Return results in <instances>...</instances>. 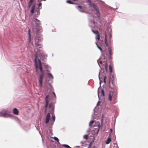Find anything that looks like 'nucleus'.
<instances>
[{
    "instance_id": "27",
    "label": "nucleus",
    "mask_w": 148,
    "mask_h": 148,
    "mask_svg": "<svg viewBox=\"0 0 148 148\" xmlns=\"http://www.w3.org/2000/svg\"><path fill=\"white\" fill-rule=\"evenodd\" d=\"M96 44H97V47L99 48V49L102 52V49L100 47H99V46L97 44V43H96Z\"/></svg>"
},
{
    "instance_id": "17",
    "label": "nucleus",
    "mask_w": 148,
    "mask_h": 148,
    "mask_svg": "<svg viewBox=\"0 0 148 148\" xmlns=\"http://www.w3.org/2000/svg\"><path fill=\"white\" fill-rule=\"evenodd\" d=\"M52 119L53 120V121L54 122L55 121V116L54 114L53 113L52 114Z\"/></svg>"
},
{
    "instance_id": "3",
    "label": "nucleus",
    "mask_w": 148,
    "mask_h": 148,
    "mask_svg": "<svg viewBox=\"0 0 148 148\" xmlns=\"http://www.w3.org/2000/svg\"><path fill=\"white\" fill-rule=\"evenodd\" d=\"M91 6L97 12V16L98 17H99L100 16V12L99 11V9L97 5L94 3H93L92 5H91Z\"/></svg>"
},
{
    "instance_id": "10",
    "label": "nucleus",
    "mask_w": 148,
    "mask_h": 148,
    "mask_svg": "<svg viewBox=\"0 0 148 148\" xmlns=\"http://www.w3.org/2000/svg\"><path fill=\"white\" fill-rule=\"evenodd\" d=\"M50 117V114L49 113H48L47 114L46 117L45 123H48L49 121Z\"/></svg>"
},
{
    "instance_id": "5",
    "label": "nucleus",
    "mask_w": 148,
    "mask_h": 148,
    "mask_svg": "<svg viewBox=\"0 0 148 148\" xmlns=\"http://www.w3.org/2000/svg\"><path fill=\"white\" fill-rule=\"evenodd\" d=\"M38 64L39 69L40 71V74H42L43 75H44V74L43 73V70L42 69V64L41 62V61L40 60H38Z\"/></svg>"
},
{
    "instance_id": "39",
    "label": "nucleus",
    "mask_w": 148,
    "mask_h": 148,
    "mask_svg": "<svg viewBox=\"0 0 148 148\" xmlns=\"http://www.w3.org/2000/svg\"><path fill=\"white\" fill-rule=\"evenodd\" d=\"M92 148H96V147L95 146H94Z\"/></svg>"
},
{
    "instance_id": "2",
    "label": "nucleus",
    "mask_w": 148,
    "mask_h": 148,
    "mask_svg": "<svg viewBox=\"0 0 148 148\" xmlns=\"http://www.w3.org/2000/svg\"><path fill=\"white\" fill-rule=\"evenodd\" d=\"M111 78L110 77L109 78L108 86L110 88L114 89L115 88L116 86L114 82V77L113 76H112L111 80Z\"/></svg>"
},
{
    "instance_id": "29",
    "label": "nucleus",
    "mask_w": 148,
    "mask_h": 148,
    "mask_svg": "<svg viewBox=\"0 0 148 148\" xmlns=\"http://www.w3.org/2000/svg\"><path fill=\"white\" fill-rule=\"evenodd\" d=\"M106 65L105 66V68L106 71H107V64L106 62L105 63Z\"/></svg>"
},
{
    "instance_id": "23",
    "label": "nucleus",
    "mask_w": 148,
    "mask_h": 148,
    "mask_svg": "<svg viewBox=\"0 0 148 148\" xmlns=\"http://www.w3.org/2000/svg\"><path fill=\"white\" fill-rule=\"evenodd\" d=\"M34 0H30L28 6L29 7L32 4V3L33 1Z\"/></svg>"
},
{
    "instance_id": "8",
    "label": "nucleus",
    "mask_w": 148,
    "mask_h": 148,
    "mask_svg": "<svg viewBox=\"0 0 148 148\" xmlns=\"http://www.w3.org/2000/svg\"><path fill=\"white\" fill-rule=\"evenodd\" d=\"M34 21L36 23V27H37L40 24V21L36 18L34 19Z\"/></svg>"
},
{
    "instance_id": "1",
    "label": "nucleus",
    "mask_w": 148,
    "mask_h": 148,
    "mask_svg": "<svg viewBox=\"0 0 148 148\" xmlns=\"http://www.w3.org/2000/svg\"><path fill=\"white\" fill-rule=\"evenodd\" d=\"M117 97V94L116 92L110 91L108 95V99L109 100L111 101L112 100L115 101Z\"/></svg>"
},
{
    "instance_id": "40",
    "label": "nucleus",
    "mask_w": 148,
    "mask_h": 148,
    "mask_svg": "<svg viewBox=\"0 0 148 148\" xmlns=\"http://www.w3.org/2000/svg\"><path fill=\"white\" fill-rule=\"evenodd\" d=\"M99 91H98V95H99Z\"/></svg>"
},
{
    "instance_id": "41",
    "label": "nucleus",
    "mask_w": 148,
    "mask_h": 148,
    "mask_svg": "<svg viewBox=\"0 0 148 148\" xmlns=\"http://www.w3.org/2000/svg\"><path fill=\"white\" fill-rule=\"evenodd\" d=\"M110 130H111V132H112V129H110Z\"/></svg>"
},
{
    "instance_id": "30",
    "label": "nucleus",
    "mask_w": 148,
    "mask_h": 148,
    "mask_svg": "<svg viewBox=\"0 0 148 148\" xmlns=\"http://www.w3.org/2000/svg\"><path fill=\"white\" fill-rule=\"evenodd\" d=\"M54 139L55 140L58 141V142L59 141V139H58L56 137H54Z\"/></svg>"
},
{
    "instance_id": "20",
    "label": "nucleus",
    "mask_w": 148,
    "mask_h": 148,
    "mask_svg": "<svg viewBox=\"0 0 148 148\" xmlns=\"http://www.w3.org/2000/svg\"><path fill=\"white\" fill-rule=\"evenodd\" d=\"M62 146H63L64 147L66 148H71L68 145H62Z\"/></svg>"
},
{
    "instance_id": "9",
    "label": "nucleus",
    "mask_w": 148,
    "mask_h": 148,
    "mask_svg": "<svg viewBox=\"0 0 148 148\" xmlns=\"http://www.w3.org/2000/svg\"><path fill=\"white\" fill-rule=\"evenodd\" d=\"M37 59H38V56L36 54L35 56V58L34 59L35 63L36 65V70L37 71V68L38 67V66L37 63Z\"/></svg>"
},
{
    "instance_id": "16",
    "label": "nucleus",
    "mask_w": 148,
    "mask_h": 148,
    "mask_svg": "<svg viewBox=\"0 0 148 148\" xmlns=\"http://www.w3.org/2000/svg\"><path fill=\"white\" fill-rule=\"evenodd\" d=\"M34 8H35L34 6H33L32 8V9L31 10V13L33 14L34 13Z\"/></svg>"
},
{
    "instance_id": "15",
    "label": "nucleus",
    "mask_w": 148,
    "mask_h": 148,
    "mask_svg": "<svg viewBox=\"0 0 148 148\" xmlns=\"http://www.w3.org/2000/svg\"><path fill=\"white\" fill-rule=\"evenodd\" d=\"M107 36L106 34H105V43L107 47H108L109 46V44L108 42L107 39Z\"/></svg>"
},
{
    "instance_id": "11",
    "label": "nucleus",
    "mask_w": 148,
    "mask_h": 148,
    "mask_svg": "<svg viewBox=\"0 0 148 148\" xmlns=\"http://www.w3.org/2000/svg\"><path fill=\"white\" fill-rule=\"evenodd\" d=\"M48 97L49 96L48 95H47L45 98V101H46V105L45 106V111H46V109L48 105Z\"/></svg>"
},
{
    "instance_id": "6",
    "label": "nucleus",
    "mask_w": 148,
    "mask_h": 148,
    "mask_svg": "<svg viewBox=\"0 0 148 148\" xmlns=\"http://www.w3.org/2000/svg\"><path fill=\"white\" fill-rule=\"evenodd\" d=\"M54 104L51 103L50 104L49 106V111L50 112L53 111L54 110Z\"/></svg>"
},
{
    "instance_id": "38",
    "label": "nucleus",
    "mask_w": 148,
    "mask_h": 148,
    "mask_svg": "<svg viewBox=\"0 0 148 148\" xmlns=\"http://www.w3.org/2000/svg\"><path fill=\"white\" fill-rule=\"evenodd\" d=\"M42 5V3H40L39 4V6H41Z\"/></svg>"
},
{
    "instance_id": "36",
    "label": "nucleus",
    "mask_w": 148,
    "mask_h": 148,
    "mask_svg": "<svg viewBox=\"0 0 148 148\" xmlns=\"http://www.w3.org/2000/svg\"><path fill=\"white\" fill-rule=\"evenodd\" d=\"M98 63H100V64H102V62L101 61H98Z\"/></svg>"
},
{
    "instance_id": "25",
    "label": "nucleus",
    "mask_w": 148,
    "mask_h": 148,
    "mask_svg": "<svg viewBox=\"0 0 148 148\" xmlns=\"http://www.w3.org/2000/svg\"><path fill=\"white\" fill-rule=\"evenodd\" d=\"M66 2L67 3H69V4H74V3L71 1L70 0H67L66 1Z\"/></svg>"
},
{
    "instance_id": "26",
    "label": "nucleus",
    "mask_w": 148,
    "mask_h": 148,
    "mask_svg": "<svg viewBox=\"0 0 148 148\" xmlns=\"http://www.w3.org/2000/svg\"><path fill=\"white\" fill-rule=\"evenodd\" d=\"M95 122L94 121H91L89 124V125L90 126H91L94 123V122Z\"/></svg>"
},
{
    "instance_id": "13",
    "label": "nucleus",
    "mask_w": 148,
    "mask_h": 148,
    "mask_svg": "<svg viewBox=\"0 0 148 148\" xmlns=\"http://www.w3.org/2000/svg\"><path fill=\"white\" fill-rule=\"evenodd\" d=\"M13 113L14 114L17 115L18 114V111L16 108H14L13 110Z\"/></svg>"
},
{
    "instance_id": "21",
    "label": "nucleus",
    "mask_w": 148,
    "mask_h": 148,
    "mask_svg": "<svg viewBox=\"0 0 148 148\" xmlns=\"http://www.w3.org/2000/svg\"><path fill=\"white\" fill-rule=\"evenodd\" d=\"M110 72V73H112V68L110 65H109Z\"/></svg>"
},
{
    "instance_id": "28",
    "label": "nucleus",
    "mask_w": 148,
    "mask_h": 148,
    "mask_svg": "<svg viewBox=\"0 0 148 148\" xmlns=\"http://www.w3.org/2000/svg\"><path fill=\"white\" fill-rule=\"evenodd\" d=\"M101 92L102 95L104 97V92L103 89H102L101 90Z\"/></svg>"
},
{
    "instance_id": "12",
    "label": "nucleus",
    "mask_w": 148,
    "mask_h": 148,
    "mask_svg": "<svg viewBox=\"0 0 148 148\" xmlns=\"http://www.w3.org/2000/svg\"><path fill=\"white\" fill-rule=\"evenodd\" d=\"M36 32H40L42 31V28L40 26H38L36 27Z\"/></svg>"
},
{
    "instance_id": "24",
    "label": "nucleus",
    "mask_w": 148,
    "mask_h": 148,
    "mask_svg": "<svg viewBox=\"0 0 148 148\" xmlns=\"http://www.w3.org/2000/svg\"><path fill=\"white\" fill-rule=\"evenodd\" d=\"M96 38L98 40H100V35L99 34L96 35Z\"/></svg>"
},
{
    "instance_id": "32",
    "label": "nucleus",
    "mask_w": 148,
    "mask_h": 148,
    "mask_svg": "<svg viewBox=\"0 0 148 148\" xmlns=\"http://www.w3.org/2000/svg\"><path fill=\"white\" fill-rule=\"evenodd\" d=\"M84 138L85 139H87L88 138V136L87 135H85L84 136Z\"/></svg>"
},
{
    "instance_id": "34",
    "label": "nucleus",
    "mask_w": 148,
    "mask_h": 148,
    "mask_svg": "<svg viewBox=\"0 0 148 148\" xmlns=\"http://www.w3.org/2000/svg\"><path fill=\"white\" fill-rule=\"evenodd\" d=\"M88 3H90V6L91 5H92V4H91V2L90 0H88Z\"/></svg>"
},
{
    "instance_id": "7",
    "label": "nucleus",
    "mask_w": 148,
    "mask_h": 148,
    "mask_svg": "<svg viewBox=\"0 0 148 148\" xmlns=\"http://www.w3.org/2000/svg\"><path fill=\"white\" fill-rule=\"evenodd\" d=\"M8 114V112L6 110H3L0 112V116H4Z\"/></svg>"
},
{
    "instance_id": "19",
    "label": "nucleus",
    "mask_w": 148,
    "mask_h": 148,
    "mask_svg": "<svg viewBox=\"0 0 148 148\" xmlns=\"http://www.w3.org/2000/svg\"><path fill=\"white\" fill-rule=\"evenodd\" d=\"M28 35H29V37L28 39L29 42H30L31 41V35L30 34V30H29L28 31Z\"/></svg>"
},
{
    "instance_id": "35",
    "label": "nucleus",
    "mask_w": 148,
    "mask_h": 148,
    "mask_svg": "<svg viewBox=\"0 0 148 148\" xmlns=\"http://www.w3.org/2000/svg\"><path fill=\"white\" fill-rule=\"evenodd\" d=\"M52 93H53V95H54V96L55 97V98H56V94H55V92H53Z\"/></svg>"
},
{
    "instance_id": "42",
    "label": "nucleus",
    "mask_w": 148,
    "mask_h": 148,
    "mask_svg": "<svg viewBox=\"0 0 148 148\" xmlns=\"http://www.w3.org/2000/svg\"><path fill=\"white\" fill-rule=\"evenodd\" d=\"M74 1H77L78 0H73Z\"/></svg>"
},
{
    "instance_id": "37",
    "label": "nucleus",
    "mask_w": 148,
    "mask_h": 148,
    "mask_svg": "<svg viewBox=\"0 0 148 148\" xmlns=\"http://www.w3.org/2000/svg\"><path fill=\"white\" fill-rule=\"evenodd\" d=\"M78 8L81 9L82 8V7L81 6L79 5L78 6Z\"/></svg>"
},
{
    "instance_id": "43",
    "label": "nucleus",
    "mask_w": 148,
    "mask_h": 148,
    "mask_svg": "<svg viewBox=\"0 0 148 148\" xmlns=\"http://www.w3.org/2000/svg\"><path fill=\"white\" fill-rule=\"evenodd\" d=\"M90 145L89 147H90Z\"/></svg>"
},
{
    "instance_id": "22",
    "label": "nucleus",
    "mask_w": 148,
    "mask_h": 148,
    "mask_svg": "<svg viewBox=\"0 0 148 148\" xmlns=\"http://www.w3.org/2000/svg\"><path fill=\"white\" fill-rule=\"evenodd\" d=\"M47 74H48L49 77H51L52 79L53 78V77L51 73H47Z\"/></svg>"
},
{
    "instance_id": "14",
    "label": "nucleus",
    "mask_w": 148,
    "mask_h": 148,
    "mask_svg": "<svg viewBox=\"0 0 148 148\" xmlns=\"http://www.w3.org/2000/svg\"><path fill=\"white\" fill-rule=\"evenodd\" d=\"M111 138L110 137H108L106 142V144H109L111 141Z\"/></svg>"
},
{
    "instance_id": "33",
    "label": "nucleus",
    "mask_w": 148,
    "mask_h": 148,
    "mask_svg": "<svg viewBox=\"0 0 148 148\" xmlns=\"http://www.w3.org/2000/svg\"><path fill=\"white\" fill-rule=\"evenodd\" d=\"M109 53L110 56H111L112 54H111V50L110 49H109Z\"/></svg>"
},
{
    "instance_id": "4",
    "label": "nucleus",
    "mask_w": 148,
    "mask_h": 148,
    "mask_svg": "<svg viewBox=\"0 0 148 148\" xmlns=\"http://www.w3.org/2000/svg\"><path fill=\"white\" fill-rule=\"evenodd\" d=\"M44 75L42 74H40L39 75V77L38 79L39 82V86L40 87L42 86V81L43 77Z\"/></svg>"
},
{
    "instance_id": "31",
    "label": "nucleus",
    "mask_w": 148,
    "mask_h": 148,
    "mask_svg": "<svg viewBox=\"0 0 148 148\" xmlns=\"http://www.w3.org/2000/svg\"><path fill=\"white\" fill-rule=\"evenodd\" d=\"M106 78H107L106 76H105L104 77V79H103L104 82L105 83H106Z\"/></svg>"
},
{
    "instance_id": "18",
    "label": "nucleus",
    "mask_w": 148,
    "mask_h": 148,
    "mask_svg": "<svg viewBox=\"0 0 148 148\" xmlns=\"http://www.w3.org/2000/svg\"><path fill=\"white\" fill-rule=\"evenodd\" d=\"M92 32L95 34H96V35L99 34L98 31L97 30L94 31L93 30H92Z\"/></svg>"
}]
</instances>
